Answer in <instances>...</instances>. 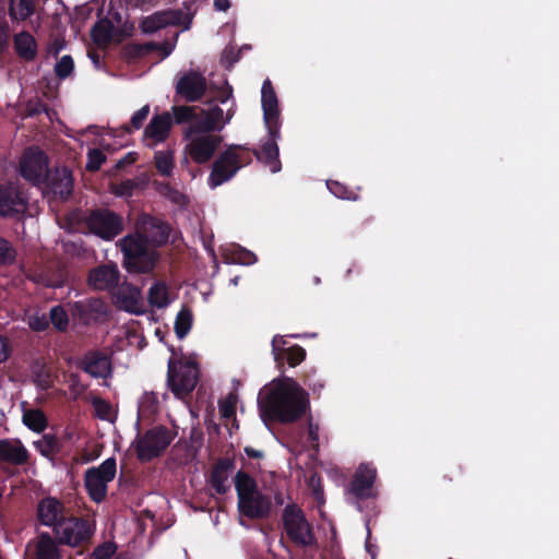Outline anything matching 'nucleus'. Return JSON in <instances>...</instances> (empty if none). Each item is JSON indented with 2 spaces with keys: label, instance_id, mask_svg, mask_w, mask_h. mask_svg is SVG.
<instances>
[{
  "label": "nucleus",
  "instance_id": "1",
  "mask_svg": "<svg viewBox=\"0 0 559 559\" xmlns=\"http://www.w3.org/2000/svg\"><path fill=\"white\" fill-rule=\"evenodd\" d=\"M262 419L293 423L300 418L308 406L307 393L290 378L273 380L264 388L260 400Z\"/></svg>",
  "mask_w": 559,
  "mask_h": 559
},
{
  "label": "nucleus",
  "instance_id": "2",
  "mask_svg": "<svg viewBox=\"0 0 559 559\" xmlns=\"http://www.w3.org/2000/svg\"><path fill=\"white\" fill-rule=\"evenodd\" d=\"M151 229L145 238L135 234L120 240L124 255L123 263L129 272L145 273L154 267L157 255L152 246L165 242L169 229L165 224H151Z\"/></svg>",
  "mask_w": 559,
  "mask_h": 559
},
{
  "label": "nucleus",
  "instance_id": "3",
  "mask_svg": "<svg viewBox=\"0 0 559 559\" xmlns=\"http://www.w3.org/2000/svg\"><path fill=\"white\" fill-rule=\"evenodd\" d=\"M185 162L188 159L197 164H205L212 159L223 139L214 131L201 123H191L183 134Z\"/></svg>",
  "mask_w": 559,
  "mask_h": 559
},
{
  "label": "nucleus",
  "instance_id": "4",
  "mask_svg": "<svg viewBox=\"0 0 559 559\" xmlns=\"http://www.w3.org/2000/svg\"><path fill=\"white\" fill-rule=\"evenodd\" d=\"M235 487L238 496V510L241 515L257 519L269 513L270 500L258 490L257 483L248 474L238 472Z\"/></svg>",
  "mask_w": 559,
  "mask_h": 559
},
{
  "label": "nucleus",
  "instance_id": "5",
  "mask_svg": "<svg viewBox=\"0 0 559 559\" xmlns=\"http://www.w3.org/2000/svg\"><path fill=\"white\" fill-rule=\"evenodd\" d=\"M200 369L192 358L169 359L167 386L180 400L188 397L195 389Z\"/></svg>",
  "mask_w": 559,
  "mask_h": 559
},
{
  "label": "nucleus",
  "instance_id": "6",
  "mask_svg": "<svg viewBox=\"0 0 559 559\" xmlns=\"http://www.w3.org/2000/svg\"><path fill=\"white\" fill-rule=\"evenodd\" d=\"M116 461L112 457L105 460L96 467L85 472L84 484L91 499L97 503L102 502L107 495V486L116 476Z\"/></svg>",
  "mask_w": 559,
  "mask_h": 559
},
{
  "label": "nucleus",
  "instance_id": "7",
  "mask_svg": "<svg viewBox=\"0 0 559 559\" xmlns=\"http://www.w3.org/2000/svg\"><path fill=\"white\" fill-rule=\"evenodd\" d=\"M175 433L165 427H154L135 441V451L141 461H150L165 451Z\"/></svg>",
  "mask_w": 559,
  "mask_h": 559
},
{
  "label": "nucleus",
  "instance_id": "8",
  "mask_svg": "<svg viewBox=\"0 0 559 559\" xmlns=\"http://www.w3.org/2000/svg\"><path fill=\"white\" fill-rule=\"evenodd\" d=\"M216 100L222 105L226 106V109L213 106L204 112L202 121L197 123L203 124L212 131H221L225 124H227L235 114V102L233 100L231 87L225 83V85L218 90Z\"/></svg>",
  "mask_w": 559,
  "mask_h": 559
},
{
  "label": "nucleus",
  "instance_id": "9",
  "mask_svg": "<svg viewBox=\"0 0 559 559\" xmlns=\"http://www.w3.org/2000/svg\"><path fill=\"white\" fill-rule=\"evenodd\" d=\"M241 165L242 159L240 157L239 147H229L214 163L209 177L210 187L214 189L229 180Z\"/></svg>",
  "mask_w": 559,
  "mask_h": 559
},
{
  "label": "nucleus",
  "instance_id": "10",
  "mask_svg": "<svg viewBox=\"0 0 559 559\" xmlns=\"http://www.w3.org/2000/svg\"><path fill=\"white\" fill-rule=\"evenodd\" d=\"M21 176L34 183H46L48 177V162L46 155L36 148L27 150L20 162Z\"/></svg>",
  "mask_w": 559,
  "mask_h": 559
},
{
  "label": "nucleus",
  "instance_id": "11",
  "mask_svg": "<svg viewBox=\"0 0 559 559\" xmlns=\"http://www.w3.org/2000/svg\"><path fill=\"white\" fill-rule=\"evenodd\" d=\"M284 526L289 537L297 544L307 546L313 542L311 528L300 509L287 506L283 514Z\"/></svg>",
  "mask_w": 559,
  "mask_h": 559
},
{
  "label": "nucleus",
  "instance_id": "12",
  "mask_svg": "<svg viewBox=\"0 0 559 559\" xmlns=\"http://www.w3.org/2000/svg\"><path fill=\"white\" fill-rule=\"evenodd\" d=\"M85 224L92 234L105 240L115 238L122 230L121 218L106 210L92 212Z\"/></svg>",
  "mask_w": 559,
  "mask_h": 559
},
{
  "label": "nucleus",
  "instance_id": "13",
  "mask_svg": "<svg viewBox=\"0 0 559 559\" xmlns=\"http://www.w3.org/2000/svg\"><path fill=\"white\" fill-rule=\"evenodd\" d=\"M191 21L192 13L190 11L169 10L145 17L141 23V28L144 33H154L168 25L182 26L183 29H188Z\"/></svg>",
  "mask_w": 559,
  "mask_h": 559
},
{
  "label": "nucleus",
  "instance_id": "14",
  "mask_svg": "<svg viewBox=\"0 0 559 559\" xmlns=\"http://www.w3.org/2000/svg\"><path fill=\"white\" fill-rule=\"evenodd\" d=\"M55 531L59 542L71 547H78L91 536L87 522L75 518L60 521Z\"/></svg>",
  "mask_w": 559,
  "mask_h": 559
},
{
  "label": "nucleus",
  "instance_id": "15",
  "mask_svg": "<svg viewBox=\"0 0 559 559\" xmlns=\"http://www.w3.org/2000/svg\"><path fill=\"white\" fill-rule=\"evenodd\" d=\"M115 306L126 312L132 314H143L145 312V304L141 290L131 285L122 284L114 294Z\"/></svg>",
  "mask_w": 559,
  "mask_h": 559
},
{
  "label": "nucleus",
  "instance_id": "16",
  "mask_svg": "<svg viewBox=\"0 0 559 559\" xmlns=\"http://www.w3.org/2000/svg\"><path fill=\"white\" fill-rule=\"evenodd\" d=\"M206 87L205 78L201 73L190 70L178 79L176 91L187 102H195L204 95Z\"/></svg>",
  "mask_w": 559,
  "mask_h": 559
},
{
  "label": "nucleus",
  "instance_id": "17",
  "mask_svg": "<svg viewBox=\"0 0 559 559\" xmlns=\"http://www.w3.org/2000/svg\"><path fill=\"white\" fill-rule=\"evenodd\" d=\"M261 104L264 122L270 132L278 128V103L273 85L269 79L264 80L261 88Z\"/></svg>",
  "mask_w": 559,
  "mask_h": 559
},
{
  "label": "nucleus",
  "instance_id": "18",
  "mask_svg": "<svg viewBox=\"0 0 559 559\" xmlns=\"http://www.w3.org/2000/svg\"><path fill=\"white\" fill-rule=\"evenodd\" d=\"M26 199L14 186L0 187V216L22 214L26 210Z\"/></svg>",
  "mask_w": 559,
  "mask_h": 559
},
{
  "label": "nucleus",
  "instance_id": "19",
  "mask_svg": "<svg viewBox=\"0 0 559 559\" xmlns=\"http://www.w3.org/2000/svg\"><path fill=\"white\" fill-rule=\"evenodd\" d=\"M173 120L168 112L155 115L144 130V141L148 146L164 142L171 129Z\"/></svg>",
  "mask_w": 559,
  "mask_h": 559
},
{
  "label": "nucleus",
  "instance_id": "20",
  "mask_svg": "<svg viewBox=\"0 0 559 559\" xmlns=\"http://www.w3.org/2000/svg\"><path fill=\"white\" fill-rule=\"evenodd\" d=\"M73 190V178L69 169H57L48 182L45 183L44 192L52 194L61 200L67 199Z\"/></svg>",
  "mask_w": 559,
  "mask_h": 559
},
{
  "label": "nucleus",
  "instance_id": "21",
  "mask_svg": "<svg viewBox=\"0 0 559 559\" xmlns=\"http://www.w3.org/2000/svg\"><path fill=\"white\" fill-rule=\"evenodd\" d=\"M119 281V271L115 264L93 269L87 277L88 285L96 290L111 289Z\"/></svg>",
  "mask_w": 559,
  "mask_h": 559
},
{
  "label": "nucleus",
  "instance_id": "22",
  "mask_svg": "<svg viewBox=\"0 0 559 559\" xmlns=\"http://www.w3.org/2000/svg\"><path fill=\"white\" fill-rule=\"evenodd\" d=\"M83 370L94 378H107L111 373L108 356L99 352L86 354L82 360Z\"/></svg>",
  "mask_w": 559,
  "mask_h": 559
},
{
  "label": "nucleus",
  "instance_id": "23",
  "mask_svg": "<svg viewBox=\"0 0 559 559\" xmlns=\"http://www.w3.org/2000/svg\"><path fill=\"white\" fill-rule=\"evenodd\" d=\"M38 519L46 526H57L63 514V507L55 498L43 499L37 508Z\"/></svg>",
  "mask_w": 559,
  "mask_h": 559
},
{
  "label": "nucleus",
  "instance_id": "24",
  "mask_svg": "<svg viewBox=\"0 0 559 559\" xmlns=\"http://www.w3.org/2000/svg\"><path fill=\"white\" fill-rule=\"evenodd\" d=\"M271 139L267 140L260 151L255 152L259 160L263 162L272 173L281 170V162L278 159V146L276 139L278 138V128L273 133L270 132Z\"/></svg>",
  "mask_w": 559,
  "mask_h": 559
},
{
  "label": "nucleus",
  "instance_id": "25",
  "mask_svg": "<svg viewBox=\"0 0 559 559\" xmlns=\"http://www.w3.org/2000/svg\"><path fill=\"white\" fill-rule=\"evenodd\" d=\"M376 479V469L369 465H360L350 486V492L358 498L369 496L370 488Z\"/></svg>",
  "mask_w": 559,
  "mask_h": 559
},
{
  "label": "nucleus",
  "instance_id": "26",
  "mask_svg": "<svg viewBox=\"0 0 559 559\" xmlns=\"http://www.w3.org/2000/svg\"><path fill=\"white\" fill-rule=\"evenodd\" d=\"M0 457L13 464H23L28 459V452L19 440H2Z\"/></svg>",
  "mask_w": 559,
  "mask_h": 559
},
{
  "label": "nucleus",
  "instance_id": "27",
  "mask_svg": "<svg viewBox=\"0 0 559 559\" xmlns=\"http://www.w3.org/2000/svg\"><path fill=\"white\" fill-rule=\"evenodd\" d=\"M231 473V464L229 462H222L213 469L211 484L218 493H224L229 489Z\"/></svg>",
  "mask_w": 559,
  "mask_h": 559
},
{
  "label": "nucleus",
  "instance_id": "28",
  "mask_svg": "<svg viewBox=\"0 0 559 559\" xmlns=\"http://www.w3.org/2000/svg\"><path fill=\"white\" fill-rule=\"evenodd\" d=\"M14 46L17 55L24 60H33L37 53L36 40L27 32L15 35Z\"/></svg>",
  "mask_w": 559,
  "mask_h": 559
},
{
  "label": "nucleus",
  "instance_id": "29",
  "mask_svg": "<svg viewBox=\"0 0 559 559\" xmlns=\"http://www.w3.org/2000/svg\"><path fill=\"white\" fill-rule=\"evenodd\" d=\"M92 38L97 45H105L111 40H116V29L109 20H100L91 32Z\"/></svg>",
  "mask_w": 559,
  "mask_h": 559
},
{
  "label": "nucleus",
  "instance_id": "30",
  "mask_svg": "<svg viewBox=\"0 0 559 559\" xmlns=\"http://www.w3.org/2000/svg\"><path fill=\"white\" fill-rule=\"evenodd\" d=\"M37 559H60L56 542L48 534H43L36 543Z\"/></svg>",
  "mask_w": 559,
  "mask_h": 559
},
{
  "label": "nucleus",
  "instance_id": "31",
  "mask_svg": "<svg viewBox=\"0 0 559 559\" xmlns=\"http://www.w3.org/2000/svg\"><path fill=\"white\" fill-rule=\"evenodd\" d=\"M24 425L35 432H41L47 427V418L40 409L28 408L23 412Z\"/></svg>",
  "mask_w": 559,
  "mask_h": 559
},
{
  "label": "nucleus",
  "instance_id": "32",
  "mask_svg": "<svg viewBox=\"0 0 559 559\" xmlns=\"http://www.w3.org/2000/svg\"><path fill=\"white\" fill-rule=\"evenodd\" d=\"M148 302L156 308H164L170 304L168 289L163 283H155L147 294Z\"/></svg>",
  "mask_w": 559,
  "mask_h": 559
},
{
  "label": "nucleus",
  "instance_id": "33",
  "mask_svg": "<svg viewBox=\"0 0 559 559\" xmlns=\"http://www.w3.org/2000/svg\"><path fill=\"white\" fill-rule=\"evenodd\" d=\"M10 16L15 21H24L34 13L33 0H11Z\"/></svg>",
  "mask_w": 559,
  "mask_h": 559
},
{
  "label": "nucleus",
  "instance_id": "34",
  "mask_svg": "<svg viewBox=\"0 0 559 559\" xmlns=\"http://www.w3.org/2000/svg\"><path fill=\"white\" fill-rule=\"evenodd\" d=\"M118 348L123 350L128 347L135 346L138 348L143 347L144 338L133 328L126 326L120 331Z\"/></svg>",
  "mask_w": 559,
  "mask_h": 559
},
{
  "label": "nucleus",
  "instance_id": "35",
  "mask_svg": "<svg viewBox=\"0 0 559 559\" xmlns=\"http://www.w3.org/2000/svg\"><path fill=\"white\" fill-rule=\"evenodd\" d=\"M193 321L192 311L188 308H182L175 320V332L179 338H183L191 330Z\"/></svg>",
  "mask_w": 559,
  "mask_h": 559
},
{
  "label": "nucleus",
  "instance_id": "36",
  "mask_svg": "<svg viewBox=\"0 0 559 559\" xmlns=\"http://www.w3.org/2000/svg\"><path fill=\"white\" fill-rule=\"evenodd\" d=\"M238 395L235 392L229 393L218 402V411L222 418L228 421H235Z\"/></svg>",
  "mask_w": 559,
  "mask_h": 559
},
{
  "label": "nucleus",
  "instance_id": "37",
  "mask_svg": "<svg viewBox=\"0 0 559 559\" xmlns=\"http://www.w3.org/2000/svg\"><path fill=\"white\" fill-rule=\"evenodd\" d=\"M34 447L43 456L51 457L59 450V441L53 435L47 433L34 441Z\"/></svg>",
  "mask_w": 559,
  "mask_h": 559
},
{
  "label": "nucleus",
  "instance_id": "38",
  "mask_svg": "<svg viewBox=\"0 0 559 559\" xmlns=\"http://www.w3.org/2000/svg\"><path fill=\"white\" fill-rule=\"evenodd\" d=\"M92 405L94 407V412L99 419L103 420H112L115 418V411L110 403L100 399L93 397Z\"/></svg>",
  "mask_w": 559,
  "mask_h": 559
},
{
  "label": "nucleus",
  "instance_id": "39",
  "mask_svg": "<svg viewBox=\"0 0 559 559\" xmlns=\"http://www.w3.org/2000/svg\"><path fill=\"white\" fill-rule=\"evenodd\" d=\"M155 164L157 170L164 175L168 176L171 174L174 168V156L170 152H157L155 154Z\"/></svg>",
  "mask_w": 559,
  "mask_h": 559
},
{
  "label": "nucleus",
  "instance_id": "40",
  "mask_svg": "<svg viewBox=\"0 0 559 559\" xmlns=\"http://www.w3.org/2000/svg\"><path fill=\"white\" fill-rule=\"evenodd\" d=\"M117 550V546L111 542H106L98 547L92 554L91 559H110Z\"/></svg>",
  "mask_w": 559,
  "mask_h": 559
},
{
  "label": "nucleus",
  "instance_id": "41",
  "mask_svg": "<svg viewBox=\"0 0 559 559\" xmlns=\"http://www.w3.org/2000/svg\"><path fill=\"white\" fill-rule=\"evenodd\" d=\"M50 320L56 329L62 331L68 325V316L61 307H53L50 310Z\"/></svg>",
  "mask_w": 559,
  "mask_h": 559
},
{
  "label": "nucleus",
  "instance_id": "42",
  "mask_svg": "<svg viewBox=\"0 0 559 559\" xmlns=\"http://www.w3.org/2000/svg\"><path fill=\"white\" fill-rule=\"evenodd\" d=\"M73 68H74V63H73L72 58L70 56H63L56 63L55 72L59 78L64 79L73 71Z\"/></svg>",
  "mask_w": 559,
  "mask_h": 559
},
{
  "label": "nucleus",
  "instance_id": "43",
  "mask_svg": "<svg viewBox=\"0 0 559 559\" xmlns=\"http://www.w3.org/2000/svg\"><path fill=\"white\" fill-rule=\"evenodd\" d=\"M106 160V156L100 150H90L87 155L86 168L90 170H97L102 164Z\"/></svg>",
  "mask_w": 559,
  "mask_h": 559
},
{
  "label": "nucleus",
  "instance_id": "44",
  "mask_svg": "<svg viewBox=\"0 0 559 559\" xmlns=\"http://www.w3.org/2000/svg\"><path fill=\"white\" fill-rule=\"evenodd\" d=\"M27 324L33 331H44L48 326V320L45 314L35 312L27 316Z\"/></svg>",
  "mask_w": 559,
  "mask_h": 559
},
{
  "label": "nucleus",
  "instance_id": "45",
  "mask_svg": "<svg viewBox=\"0 0 559 559\" xmlns=\"http://www.w3.org/2000/svg\"><path fill=\"white\" fill-rule=\"evenodd\" d=\"M285 356L289 366L295 367L304 360L306 353L304 348L295 345L287 348V353L285 354Z\"/></svg>",
  "mask_w": 559,
  "mask_h": 559
},
{
  "label": "nucleus",
  "instance_id": "46",
  "mask_svg": "<svg viewBox=\"0 0 559 559\" xmlns=\"http://www.w3.org/2000/svg\"><path fill=\"white\" fill-rule=\"evenodd\" d=\"M285 340L283 336L276 335L272 340V352L274 355V359L276 361H281L285 354L287 353V349L285 348Z\"/></svg>",
  "mask_w": 559,
  "mask_h": 559
},
{
  "label": "nucleus",
  "instance_id": "47",
  "mask_svg": "<svg viewBox=\"0 0 559 559\" xmlns=\"http://www.w3.org/2000/svg\"><path fill=\"white\" fill-rule=\"evenodd\" d=\"M135 187L136 186L132 180H126L118 185H114L111 187V191L118 197H129L132 194V191Z\"/></svg>",
  "mask_w": 559,
  "mask_h": 559
},
{
  "label": "nucleus",
  "instance_id": "48",
  "mask_svg": "<svg viewBox=\"0 0 559 559\" xmlns=\"http://www.w3.org/2000/svg\"><path fill=\"white\" fill-rule=\"evenodd\" d=\"M15 257L14 250L11 248L9 242L0 238V264H5L13 261Z\"/></svg>",
  "mask_w": 559,
  "mask_h": 559
},
{
  "label": "nucleus",
  "instance_id": "49",
  "mask_svg": "<svg viewBox=\"0 0 559 559\" xmlns=\"http://www.w3.org/2000/svg\"><path fill=\"white\" fill-rule=\"evenodd\" d=\"M173 111H174L175 120L178 123H181V122H185V121L191 119L194 115L193 108L188 107V106L174 107Z\"/></svg>",
  "mask_w": 559,
  "mask_h": 559
},
{
  "label": "nucleus",
  "instance_id": "50",
  "mask_svg": "<svg viewBox=\"0 0 559 559\" xmlns=\"http://www.w3.org/2000/svg\"><path fill=\"white\" fill-rule=\"evenodd\" d=\"M150 114V106L145 105L138 111H135L131 118V123L135 129H140L142 127L143 121L147 118Z\"/></svg>",
  "mask_w": 559,
  "mask_h": 559
},
{
  "label": "nucleus",
  "instance_id": "51",
  "mask_svg": "<svg viewBox=\"0 0 559 559\" xmlns=\"http://www.w3.org/2000/svg\"><path fill=\"white\" fill-rule=\"evenodd\" d=\"M12 352L11 344L5 336L0 335V364L5 362Z\"/></svg>",
  "mask_w": 559,
  "mask_h": 559
},
{
  "label": "nucleus",
  "instance_id": "52",
  "mask_svg": "<svg viewBox=\"0 0 559 559\" xmlns=\"http://www.w3.org/2000/svg\"><path fill=\"white\" fill-rule=\"evenodd\" d=\"M34 381L37 384V386L41 390H46L50 388L52 384L49 373L46 372L44 369L38 374H36Z\"/></svg>",
  "mask_w": 559,
  "mask_h": 559
},
{
  "label": "nucleus",
  "instance_id": "53",
  "mask_svg": "<svg viewBox=\"0 0 559 559\" xmlns=\"http://www.w3.org/2000/svg\"><path fill=\"white\" fill-rule=\"evenodd\" d=\"M309 485L311 486L313 493L319 502L323 501V490L320 485V479L312 475L309 479Z\"/></svg>",
  "mask_w": 559,
  "mask_h": 559
},
{
  "label": "nucleus",
  "instance_id": "54",
  "mask_svg": "<svg viewBox=\"0 0 559 559\" xmlns=\"http://www.w3.org/2000/svg\"><path fill=\"white\" fill-rule=\"evenodd\" d=\"M328 187L330 189V191L337 198H341V199H348L349 195L346 193V190L344 188L343 185H341L340 182H330L328 183Z\"/></svg>",
  "mask_w": 559,
  "mask_h": 559
},
{
  "label": "nucleus",
  "instance_id": "55",
  "mask_svg": "<svg viewBox=\"0 0 559 559\" xmlns=\"http://www.w3.org/2000/svg\"><path fill=\"white\" fill-rule=\"evenodd\" d=\"M239 261L242 264H252L257 261V257L252 252L243 251L239 258Z\"/></svg>",
  "mask_w": 559,
  "mask_h": 559
},
{
  "label": "nucleus",
  "instance_id": "56",
  "mask_svg": "<svg viewBox=\"0 0 559 559\" xmlns=\"http://www.w3.org/2000/svg\"><path fill=\"white\" fill-rule=\"evenodd\" d=\"M7 39H8V35H7L5 26L0 24V51L5 47Z\"/></svg>",
  "mask_w": 559,
  "mask_h": 559
},
{
  "label": "nucleus",
  "instance_id": "57",
  "mask_svg": "<svg viewBox=\"0 0 559 559\" xmlns=\"http://www.w3.org/2000/svg\"><path fill=\"white\" fill-rule=\"evenodd\" d=\"M215 9L226 11L229 8V0H214Z\"/></svg>",
  "mask_w": 559,
  "mask_h": 559
},
{
  "label": "nucleus",
  "instance_id": "58",
  "mask_svg": "<svg viewBox=\"0 0 559 559\" xmlns=\"http://www.w3.org/2000/svg\"><path fill=\"white\" fill-rule=\"evenodd\" d=\"M309 435L313 441L318 440L319 438V429L318 427L310 426Z\"/></svg>",
  "mask_w": 559,
  "mask_h": 559
},
{
  "label": "nucleus",
  "instance_id": "59",
  "mask_svg": "<svg viewBox=\"0 0 559 559\" xmlns=\"http://www.w3.org/2000/svg\"><path fill=\"white\" fill-rule=\"evenodd\" d=\"M95 309L97 310H100L102 312H105L104 311V304L100 301V300H94L92 301L91 304Z\"/></svg>",
  "mask_w": 559,
  "mask_h": 559
},
{
  "label": "nucleus",
  "instance_id": "60",
  "mask_svg": "<svg viewBox=\"0 0 559 559\" xmlns=\"http://www.w3.org/2000/svg\"><path fill=\"white\" fill-rule=\"evenodd\" d=\"M231 282H233V284H234V285H237V283H238V278H237V277H235Z\"/></svg>",
  "mask_w": 559,
  "mask_h": 559
}]
</instances>
